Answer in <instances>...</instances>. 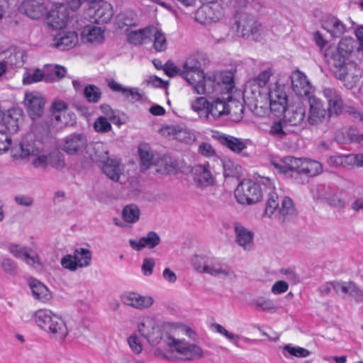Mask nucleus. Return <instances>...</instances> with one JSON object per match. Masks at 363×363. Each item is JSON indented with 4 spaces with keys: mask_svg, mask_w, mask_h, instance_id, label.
I'll return each mask as SVG.
<instances>
[{
    "mask_svg": "<svg viewBox=\"0 0 363 363\" xmlns=\"http://www.w3.org/2000/svg\"><path fill=\"white\" fill-rule=\"evenodd\" d=\"M179 330L180 328L169 324L163 326V331L165 333L164 342L169 348L164 358L169 360L182 359L188 361L203 358L207 352L196 344L179 339Z\"/></svg>",
    "mask_w": 363,
    "mask_h": 363,
    "instance_id": "1",
    "label": "nucleus"
},
{
    "mask_svg": "<svg viewBox=\"0 0 363 363\" xmlns=\"http://www.w3.org/2000/svg\"><path fill=\"white\" fill-rule=\"evenodd\" d=\"M22 318L24 321L35 324L50 337L55 340H64L69 333L64 319L49 309L42 308L25 313Z\"/></svg>",
    "mask_w": 363,
    "mask_h": 363,
    "instance_id": "2",
    "label": "nucleus"
},
{
    "mask_svg": "<svg viewBox=\"0 0 363 363\" xmlns=\"http://www.w3.org/2000/svg\"><path fill=\"white\" fill-rule=\"evenodd\" d=\"M262 183L268 191L264 214L274 216L281 222L289 220L296 215V210L292 200L288 196L280 198L273 182L269 178L262 179Z\"/></svg>",
    "mask_w": 363,
    "mask_h": 363,
    "instance_id": "3",
    "label": "nucleus"
},
{
    "mask_svg": "<svg viewBox=\"0 0 363 363\" xmlns=\"http://www.w3.org/2000/svg\"><path fill=\"white\" fill-rule=\"evenodd\" d=\"M191 263L194 269L199 273L228 280H233L236 277L235 272L230 266L206 255H195L192 258Z\"/></svg>",
    "mask_w": 363,
    "mask_h": 363,
    "instance_id": "4",
    "label": "nucleus"
},
{
    "mask_svg": "<svg viewBox=\"0 0 363 363\" xmlns=\"http://www.w3.org/2000/svg\"><path fill=\"white\" fill-rule=\"evenodd\" d=\"M266 178H261L258 182L251 180L240 182L235 191V196L238 202L249 205L259 202L263 196V191L266 193L267 198L268 191L262 183V179Z\"/></svg>",
    "mask_w": 363,
    "mask_h": 363,
    "instance_id": "5",
    "label": "nucleus"
},
{
    "mask_svg": "<svg viewBox=\"0 0 363 363\" xmlns=\"http://www.w3.org/2000/svg\"><path fill=\"white\" fill-rule=\"evenodd\" d=\"M19 157L22 160L32 158L30 164L35 169H47L49 167V153L44 154L45 146L38 140L32 143L21 145Z\"/></svg>",
    "mask_w": 363,
    "mask_h": 363,
    "instance_id": "6",
    "label": "nucleus"
},
{
    "mask_svg": "<svg viewBox=\"0 0 363 363\" xmlns=\"http://www.w3.org/2000/svg\"><path fill=\"white\" fill-rule=\"evenodd\" d=\"M355 41L352 38H342L337 46H330L325 52V57H328L333 65L343 66L347 63L350 56L355 48Z\"/></svg>",
    "mask_w": 363,
    "mask_h": 363,
    "instance_id": "7",
    "label": "nucleus"
},
{
    "mask_svg": "<svg viewBox=\"0 0 363 363\" xmlns=\"http://www.w3.org/2000/svg\"><path fill=\"white\" fill-rule=\"evenodd\" d=\"M236 31L244 38L258 37L262 30V26L255 18L247 13H240L235 21Z\"/></svg>",
    "mask_w": 363,
    "mask_h": 363,
    "instance_id": "8",
    "label": "nucleus"
},
{
    "mask_svg": "<svg viewBox=\"0 0 363 363\" xmlns=\"http://www.w3.org/2000/svg\"><path fill=\"white\" fill-rule=\"evenodd\" d=\"M308 100L309 109L306 120L310 125H319L332 116L320 99L315 96H310Z\"/></svg>",
    "mask_w": 363,
    "mask_h": 363,
    "instance_id": "9",
    "label": "nucleus"
},
{
    "mask_svg": "<svg viewBox=\"0 0 363 363\" xmlns=\"http://www.w3.org/2000/svg\"><path fill=\"white\" fill-rule=\"evenodd\" d=\"M88 145L87 139L84 135L73 133L65 138L62 149L67 155H79L86 152Z\"/></svg>",
    "mask_w": 363,
    "mask_h": 363,
    "instance_id": "10",
    "label": "nucleus"
},
{
    "mask_svg": "<svg viewBox=\"0 0 363 363\" xmlns=\"http://www.w3.org/2000/svg\"><path fill=\"white\" fill-rule=\"evenodd\" d=\"M181 76L189 84L195 83L198 80L203 78V71L201 68V64L198 57L195 55L189 57L184 65Z\"/></svg>",
    "mask_w": 363,
    "mask_h": 363,
    "instance_id": "11",
    "label": "nucleus"
},
{
    "mask_svg": "<svg viewBox=\"0 0 363 363\" xmlns=\"http://www.w3.org/2000/svg\"><path fill=\"white\" fill-rule=\"evenodd\" d=\"M45 99L38 91L26 92L24 104L27 111L33 120L40 117L44 111Z\"/></svg>",
    "mask_w": 363,
    "mask_h": 363,
    "instance_id": "12",
    "label": "nucleus"
},
{
    "mask_svg": "<svg viewBox=\"0 0 363 363\" xmlns=\"http://www.w3.org/2000/svg\"><path fill=\"white\" fill-rule=\"evenodd\" d=\"M221 78V74L218 76H205L203 74V78L201 80L196 81L195 83L190 85L192 86L194 92L197 94H211L220 91Z\"/></svg>",
    "mask_w": 363,
    "mask_h": 363,
    "instance_id": "13",
    "label": "nucleus"
},
{
    "mask_svg": "<svg viewBox=\"0 0 363 363\" xmlns=\"http://www.w3.org/2000/svg\"><path fill=\"white\" fill-rule=\"evenodd\" d=\"M138 330L141 336L152 345H157L162 338V330L153 320L147 318L138 325Z\"/></svg>",
    "mask_w": 363,
    "mask_h": 363,
    "instance_id": "14",
    "label": "nucleus"
},
{
    "mask_svg": "<svg viewBox=\"0 0 363 363\" xmlns=\"http://www.w3.org/2000/svg\"><path fill=\"white\" fill-rule=\"evenodd\" d=\"M335 68L336 77L345 81L347 86L352 87L361 77L362 72L354 62H348L343 66L336 67Z\"/></svg>",
    "mask_w": 363,
    "mask_h": 363,
    "instance_id": "15",
    "label": "nucleus"
},
{
    "mask_svg": "<svg viewBox=\"0 0 363 363\" xmlns=\"http://www.w3.org/2000/svg\"><path fill=\"white\" fill-rule=\"evenodd\" d=\"M121 302L123 305L132 307L138 310H143L150 308L154 303L151 296H143L134 291H125L121 294Z\"/></svg>",
    "mask_w": 363,
    "mask_h": 363,
    "instance_id": "16",
    "label": "nucleus"
},
{
    "mask_svg": "<svg viewBox=\"0 0 363 363\" xmlns=\"http://www.w3.org/2000/svg\"><path fill=\"white\" fill-rule=\"evenodd\" d=\"M269 107L275 113H282L286 111L288 99L284 86L275 85L269 91Z\"/></svg>",
    "mask_w": 363,
    "mask_h": 363,
    "instance_id": "17",
    "label": "nucleus"
},
{
    "mask_svg": "<svg viewBox=\"0 0 363 363\" xmlns=\"http://www.w3.org/2000/svg\"><path fill=\"white\" fill-rule=\"evenodd\" d=\"M191 172L194 181L198 186H208L213 185L215 182V177L211 172L208 162L194 166Z\"/></svg>",
    "mask_w": 363,
    "mask_h": 363,
    "instance_id": "18",
    "label": "nucleus"
},
{
    "mask_svg": "<svg viewBox=\"0 0 363 363\" xmlns=\"http://www.w3.org/2000/svg\"><path fill=\"white\" fill-rule=\"evenodd\" d=\"M80 38L84 43L101 44L105 39V30L98 26L93 24L86 25L82 28Z\"/></svg>",
    "mask_w": 363,
    "mask_h": 363,
    "instance_id": "19",
    "label": "nucleus"
},
{
    "mask_svg": "<svg viewBox=\"0 0 363 363\" xmlns=\"http://www.w3.org/2000/svg\"><path fill=\"white\" fill-rule=\"evenodd\" d=\"M9 252L16 258L23 259L26 264L38 270H40L42 264L38 255H30L29 249L20 245H12L9 247Z\"/></svg>",
    "mask_w": 363,
    "mask_h": 363,
    "instance_id": "20",
    "label": "nucleus"
},
{
    "mask_svg": "<svg viewBox=\"0 0 363 363\" xmlns=\"http://www.w3.org/2000/svg\"><path fill=\"white\" fill-rule=\"evenodd\" d=\"M323 95L328 101V109L331 116L340 115L343 108V101L340 93L335 89L326 87L323 89Z\"/></svg>",
    "mask_w": 363,
    "mask_h": 363,
    "instance_id": "21",
    "label": "nucleus"
},
{
    "mask_svg": "<svg viewBox=\"0 0 363 363\" xmlns=\"http://www.w3.org/2000/svg\"><path fill=\"white\" fill-rule=\"evenodd\" d=\"M291 89L299 96H307L311 89L309 81L304 73L297 70L291 74Z\"/></svg>",
    "mask_w": 363,
    "mask_h": 363,
    "instance_id": "22",
    "label": "nucleus"
},
{
    "mask_svg": "<svg viewBox=\"0 0 363 363\" xmlns=\"http://www.w3.org/2000/svg\"><path fill=\"white\" fill-rule=\"evenodd\" d=\"M285 121L291 125H299L306 120V109L302 103H297L286 108Z\"/></svg>",
    "mask_w": 363,
    "mask_h": 363,
    "instance_id": "23",
    "label": "nucleus"
},
{
    "mask_svg": "<svg viewBox=\"0 0 363 363\" xmlns=\"http://www.w3.org/2000/svg\"><path fill=\"white\" fill-rule=\"evenodd\" d=\"M92 9H94L92 18L96 23H108L113 17L112 6L106 1L101 0L92 6Z\"/></svg>",
    "mask_w": 363,
    "mask_h": 363,
    "instance_id": "24",
    "label": "nucleus"
},
{
    "mask_svg": "<svg viewBox=\"0 0 363 363\" xmlns=\"http://www.w3.org/2000/svg\"><path fill=\"white\" fill-rule=\"evenodd\" d=\"M229 111L228 109V102L224 99L217 98L210 103L206 118L217 120L228 116Z\"/></svg>",
    "mask_w": 363,
    "mask_h": 363,
    "instance_id": "25",
    "label": "nucleus"
},
{
    "mask_svg": "<svg viewBox=\"0 0 363 363\" xmlns=\"http://www.w3.org/2000/svg\"><path fill=\"white\" fill-rule=\"evenodd\" d=\"M160 242V236L153 231L149 232L145 236L140 238L138 240H130L129 244L135 250H141L144 247L152 249Z\"/></svg>",
    "mask_w": 363,
    "mask_h": 363,
    "instance_id": "26",
    "label": "nucleus"
},
{
    "mask_svg": "<svg viewBox=\"0 0 363 363\" xmlns=\"http://www.w3.org/2000/svg\"><path fill=\"white\" fill-rule=\"evenodd\" d=\"M323 27L333 38H339L346 31V26L333 16H327L325 18Z\"/></svg>",
    "mask_w": 363,
    "mask_h": 363,
    "instance_id": "27",
    "label": "nucleus"
},
{
    "mask_svg": "<svg viewBox=\"0 0 363 363\" xmlns=\"http://www.w3.org/2000/svg\"><path fill=\"white\" fill-rule=\"evenodd\" d=\"M29 286L33 297L36 300L42 303H47L51 299L52 294L50 291L48 287L40 281L35 279H30Z\"/></svg>",
    "mask_w": 363,
    "mask_h": 363,
    "instance_id": "28",
    "label": "nucleus"
},
{
    "mask_svg": "<svg viewBox=\"0 0 363 363\" xmlns=\"http://www.w3.org/2000/svg\"><path fill=\"white\" fill-rule=\"evenodd\" d=\"M23 9L25 13L33 19L40 18L45 13L43 0H24Z\"/></svg>",
    "mask_w": 363,
    "mask_h": 363,
    "instance_id": "29",
    "label": "nucleus"
},
{
    "mask_svg": "<svg viewBox=\"0 0 363 363\" xmlns=\"http://www.w3.org/2000/svg\"><path fill=\"white\" fill-rule=\"evenodd\" d=\"M104 173L111 180L118 182L124 172V166L116 159H108L104 162Z\"/></svg>",
    "mask_w": 363,
    "mask_h": 363,
    "instance_id": "30",
    "label": "nucleus"
},
{
    "mask_svg": "<svg viewBox=\"0 0 363 363\" xmlns=\"http://www.w3.org/2000/svg\"><path fill=\"white\" fill-rule=\"evenodd\" d=\"M86 153L87 156L85 157L94 162H104L109 159L106 147L100 142L89 145Z\"/></svg>",
    "mask_w": 363,
    "mask_h": 363,
    "instance_id": "31",
    "label": "nucleus"
},
{
    "mask_svg": "<svg viewBox=\"0 0 363 363\" xmlns=\"http://www.w3.org/2000/svg\"><path fill=\"white\" fill-rule=\"evenodd\" d=\"M236 242L244 250H250L253 244V233L242 225L235 223L234 225Z\"/></svg>",
    "mask_w": 363,
    "mask_h": 363,
    "instance_id": "32",
    "label": "nucleus"
},
{
    "mask_svg": "<svg viewBox=\"0 0 363 363\" xmlns=\"http://www.w3.org/2000/svg\"><path fill=\"white\" fill-rule=\"evenodd\" d=\"M244 96L248 99H252L255 108L259 106L262 108V100L266 99V96L262 95L261 87L252 80L248 81L246 84L244 89Z\"/></svg>",
    "mask_w": 363,
    "mask_h": 363,
    "instance_id": "33",
    "label": "nucleus"
},
{
    "mask_svg": "<svg viewBox=\"0 0 363 363\" xmlns=\"http://www.w3.org/2000/svg\"><path fill=\"white\" fill-rule=\"evenodd\" d=\"M67 104L61 100H55L52 105V118L57 123H61L67 125L69 121L67 118V115L69 116L67 113Z\"/></svg>",
    "mask_w": 363,
    "mask_h": 363,
    "instance_id": "34",
    "label": "nucleus"
},
{
    "mask_svg": "<svg viewBox=\"0 0 363 363\" xmlns=\"http://www.w3.org/2000/svg\"><path fill=\"white\" fill-rule=\"evenodd\" d=\"M55 46L61 50H67L74 47L78 42L75 32H61L55 38Z\"/></svg>",
    "mask_w": 363,
    "mask_h": 363,
    "instance_id": "35",
    "label": "nucleus"
},
{
    "mask_svg": "<svg viewBox=\"0 0 363 363\" xmlns=\"http://www.w3.org/2000/svg\"><path fill=\"white\" fill-rule=\"evenodd\" d=\"M303 160L292 156H288L284 158L281 164H274L275 167L283 174H286L291 171H296L301 174V168Z\"/></svg>",
    "mask_w": 363,
    "mask_h": 363,
    "instance_id": "36",
    "label": "nucleus"
},
{
    "mask_svg": "<svg viewBox=\"0 0 363 363\" xmlns=\"http://www.w3.org/2000/svg\"><path fill=\"white\" fill-rule=\"evenodd\" d=\"M150 26L143 29L131 30L127 34V40L133 45L145 44L150 42Z\"/></svg>",
    "mask_w": 363,
    "mask_h": 363,
    "instance_id": "37",
    "label": "nucleus"
},
{
    "mask_svg": "<svg viewBox=\"0 0 363 363\" xmlns=\"http://www.w3.org/2000/svg\"><path fill=\"white\" fill-rule=\"evenodd\" d=\"M153 42V48L157 52L167 49V43L164 34L155 26H150V42Z\"/></svg>",
    "mask_w": 363,
    "mask_h": 363,
    "instance_id": "38",
    "label": "nucleus"
},
{
    "mask_svg": "<svg viewBox=\"0 0 363 363\" xmlns=\"http://www.w3.org/2000/svg\"><path fill=\"white\" fill-rule=\"evenodd\" d=\"M51 24L56 28H61L66 24L68 12L66 7L64 5H60L52 10L50 14Z\"/></svg>",
    "mask_w": 363,
    "mask_h": 363,
    "instance_id": "39",
    "label": "nucleus"
},
{
    "mask_svg": "<svg viewBox=\"0 0 363 363\" xmlns=\"http://www.w3.org/2000/svg\"><path fill=\"white\" fill-rule=\"evenodd\" d=\"M121 215L124 222L129 224L135 223L140 219V210L135 204H128L123 207Z\"/></svg>",
    "mask_w": 363,
    "mask_h": 363,
    "instance_id": "40",
    "label": "nucleus"
},
{
    "mask_svg": "<svg viewBox=\"0 0 363 363\" xmlns=\"http://www.w3.org/2000/svg\"><path fill=\"white\" fill-rule=\"evenodd\" d=\"M137 15L132 11L122 12L116 17V24L121 29L134 26L137 24Z\"/></svg>",
    "mask_w": 363,
    "mask_h": 363,
    "instance_id": "41",
    "label": "nucleus"
},
{
    "mask_svg": "<svg viewBox=\"0 0 363 363\" xmlns=\"http://www.w3.org/2000/svg\"><path fill=\"white\" fill-rule=\"evenodd\" d=\"M322 172V165L315 160L304 159L303 160L301 174H304L310 177H314Z\"/></svg>",
    "mask_w": 363,
    "mask_h": 363,
    "instance_id": "42",
    "label": "nucleus"
},
{
    "mask_svg": "<svg viewBox=\"0 0 363 363\" xmlns=\"http://www.w3.org/2000/svg\"><path fill=\"white\" fill-rule=\"evenodd\" d=\"M74 257L78 268L87 267L91 264V252L86 248H78L74 252Z\"/></svg>",
    "mask_w": 363,
    "mask_h": 363,
    "instance_id": "43",
    "label": "nucleus"
},
{
    "mask_svg": "<svg viewBox=\"0 0 363 363\" xmlns=\"http://www.w3.org/2000/svg\"><path fill=\"white\" fill-rule=\"evenodd\" d=\"M155 164L158 167L157 172L160 173H172L177 168V161L167 156L157 160L155 162Z\"/></svg>",
    "mask_w": 363,
    "mask_h": 363,
    "instance_id": "44",
    "label": "nucleus"
},
{
    "mask_svg": "<svg viewBox=\"0 0 363 363\" xmlns=\"http://www.w3.org/2000/svg\"><path fill=\"white\" fill-rule=\"evenodd\" d=\"M138 152L141 160V168L146 170L155 162L152 152L147 145H141L139 147Z\"/></svg>",
    "mask_w": 363,
    "mask_h": 363,
    "instance_id": "45",
    "label": "nucleus"
},
{
    "mask_svg": "<svg viewBox=\"0 0 363 363\" xmlns=\"http://www.w3.org/2000/svg\"><path fill=\"white\" fill-rule=\"evenodd\" d=\"M222 143L234 152L240 153L247 147L245 141L233 136H225L222 138Z\"/></svg>",
    "mask_w": 363,
    "mask_h": 363,
    "instance_id": "46",
    "label": "nucleus"
},
{
    "mask_svg": "<svg viewBox=\"0 0 363 363\" xmlns=\"http://www.w3.org/2000/svg\"><path fill=\"white\" fill-rule=\"evenodd\" d=\"M210 103L211 102H209L206 97L199 96L191 102V109L194 112H196L201 117L203 116L206 118Z\"/></svg>",
    "mask_w": 363,
    "mask_h": 363,
    "instance_id": "47",
    "label": "nucleus"
},
{
    "mask_svg": "<svg viewBox=\"0 0 363 363\" xmlns=\"http://www.w3.org/2000/svg\"><path fill=\"white\" fill-rule=\"evenodd\" d=\"M253 304L257 309L263 311L275 313L277 311V307L274 304V301L265 297H257L253 301Z\"/></svg>",
    "mask_w": 363,
    "mask_h": 363,
    "instance_id": "48",
    "label": "nucleus"
},
{
    "mask_svg": "<svg viewBox=\"0 0 363 363\" xmlns=\"http://www.w3.org/2000/svg\"><path fill=\"white\" fill-rule=\"evenodd\" d=\"M212 328L216 333L224 336L226 339H228L235 346H236V347L240 346V340L241 339L240 335L228 331L223 325H221L220 324H218V323H213L212 325Z\"/></svg>",
    "mask_w": 363,
    "mask_h": 363,
    "instance_id": "49",
    "label": "nucleus"
},
{
    "mask_svg": "<svg viewBox=\"0 0 363 363\" xmlns=\"http://www.w3.org/2000/svg\"><path fill=\"white\" fill-rule=\"evenodd\" d=\"M228 109L230 111L228 116H230L232 121L237 122L242 118L244 106L242 103L230 101V103H228Z\"/></svg>",
    "mask_w": 363,
    "mask_h": 363,
    "instance_id": "50",
    "label": "nucleus"
},
{
    "mask_svg": "<svg viewBox=\"0 0 363 363\" xmlns=\"http://www.w3.org/2000/svg\"><path fill=\"white\" fill-rule=\"evenodd\" d=\"M289 133L286 121H275L271 125L269 134L273 137L281 139Z\"/></svg>",
    "mask_w": 363,
    "mask_h": 363,
    "instance_id": "51",
    "label": "nucleus"
},
{
    "mask_svg": "<svg viewBox=\"0 0 363 363\" xmlns=\"http://www.w3.org/2000/svg\"><path fill=\"white\" fill-rule=\"evenodd\" d=\"M41 80H44L47 82H52L54 79L50 77L45 72L43 71L37 69H35L31 74L28 75L26 77H24L23 81V84H28L33 82H38Z\"/></svg>",
    "mask_w": 363,
    "mask_h": 363,
    "instance_id": "52",
    "label": "nucleus"
},
{
    "mask_svg": "<svg viewBox=\"0 0 363 363\" xmlns=\"http://www.w3.org/2000/svg\"><path fill=\"white\" fill-rule=\"evenodd\" d=\"M225 177H238L240 174V167L230 160L223 162Z\"/></svg>",
    "mask_w": 363,
    "mask_h": 363,
    "instance_id": "53",
    "label": "nucleus"
},
{
    "mask_svg": "<svg viewBox=\"0 0 363 363\" xmlns=\"http://www.w3.org/2000/svg\"><path fill=\"white\" fill-rule=\"evenodd\" d=\"M84 95L88 101L96 103L101 96V92L99 87L94 85H89L85 87Z\"/></svg>",
    "mask_w": 363,
    "mask_h": 363,
    "instance_id": "54",
    "label": "nucleus"
},
{
    "mask_svg": "<svg viewBox=\"0 0 363 363\" xmlns=\"http://www.w3.org/2000/svg\"><path fill=\"white\" fill-rule=\"evenodd\" d=\"M177 131L175 140L186 143L194 141L195 135L191 130L181 125H177Z\"/></svg>",
    "mask_w": 363,
    "mask_h": 363,
    "instance_id": "55",
    "label": "nucleus"
},
{
    "mask_svg": "<svg viewBox=\"0 0 363 363\" xmlns=\"http://www.w3.org/2000/svg\"><path fill=\"white\" fill-rule=\"evenodd\" d=\"M284 350L289 354L298 358L307 357L311 354L309 350L299 346H293L291 344L286 345Z\"/></svg>",
    "mask_w": 363,
    "mask_h": 363,
    "instance_id": "56",
    "label": "nucleus"
},
{
    "mask_svg": "<svg viewBox=\"0 0 363 363\" xmlns=\"http://www.w3.org/2000/svg\"><path fill=\"white\" fill-rule=\"evenodd\" d=\"M128 346L131 351L136 354H139L143 351V345L140 341V337L138 335L137 333L131 334L127 340Z\"/></svg>",
    "mask_w": 363,
    "mask_h": 363,
    "instance_id": "57",
    "label": "nucleus"
},
{
    "mask_svg": "<svg viewBox=\"0 0 363 363\" xmlns=\"http://www.w3.org/2000/svg\"><path fill=\"white\" fill-rule=\"evenodd\" d=\"M110 122V121L107 120V118L99 116L94 123V128L98 133H108L112 128Z\"/></svg>",
    "mask_w": 363,
    "mask_h": 363,
    "instance_id": "58",
    "label": "nucleus"
},
{
    "mask_svg": "<svg viewBox=\"0 0 363 363\" xmlns=\"http://www.w3.org/2000/svg\"><path fill=\"white\" fill-rule=\"evenodd\" d=\"M61 266L71 272H76L79 268L76 263L74 255H66L63 256L60 261Z\"/></svg>",
    "mask_w": 363,
    "mask_h": 363,
    "instance_id": "59",
    "label": "nucleus"
},
{
    "mask_svg": "<svg viewBox=\"0 0 363 363\" xmlns=\"http://www.w3.org/2000/svg\"><path fill=\"white\" fill-rule=\"evenodd\" d=\"M10 55L6 62V65L9 64L11 66L20 67L23 65V52L20 50L10 51Z\"/></svg>",
    "mask_w": 363,
    "mask_h": 363,
    "instance_id": "60",
    "label": "nucleus"
},
{
    "mask_svg": "<svg viewBox=\"0 0 363 363\" xmlns=\"http://www.w3.org/2000/svg\"><path fill=\"white\" fill-rule=\"evenodd\" d=\"M352 284L353 282L352 281H335V291L339 296H345L349 294Z\"/></svg>",
    "mask_w": 363,
    "mask_h": 363,
    "instance_id": "61",
    "label": "nucleus"
},
{
    "mask_svg": "<svg viewBox=\"0 0 363 363\" xmlns=\"http://www.w3.org/2000/svg\"><path fill=\"white\" fill-rule=\"evenodd\" d=\"M49 166L59 169L65 167V162L62 156L57 153H49Z\"/></svg>",
    "mask_w": 363,
    "mask_h": 363,
    "instance_id": "62",
    "label": "nucleus"
},
{
    "mask_svg": "<svg viewBox=\"0 0 363 363\" xmlns=\"http://www.w3.org/2000/svg\"><path fill=\"white\" fill-rule=\"evenodd\" d=\"M2 269L10 275L16 274L17 265L13 260L10 258H4L1 264Z\"/></svg>",
    "mask_w": 363,
    "mask_h": 363,
    "instance_id": "63",
    "label": "nucleus"
},
{
    "mask_svg": "<svg viewBox=\"0 0 363 363\" xmlns=\"http://www.w3.org/2000/svg\"><path fill=\"white\" fill-rule=\"evenodd\" d=\"M272 76V72L269 69H265L258 74L257 77L252 80L255 82L259 87L263 88L266 86Z\"/></svg>",
    "mask_w": 363,
    "mask_h": 363,
    "instance_id": "64",
    "label": "nucleus"
}]
</instances>
